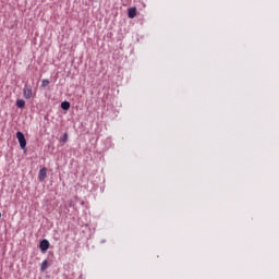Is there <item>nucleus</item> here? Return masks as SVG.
<instances>
[{
  "label": "nucleus",
  "instance_id": "obj_1",
  "mask_svg": "<svg viewBox=\"0 0 279 279\" xmlns=\"http://www.w3.org/2000/svg\"><path fill=\"white\" fill-rule=\"evenodd\" d=\"M16 138H17V141L20 143V147L22 149H25V147H27V140H25V135L23 134V132L19 131L16 133Z\"/></svg>",
  "mask_w": 279,
  "mask_h": 279
},
{
  "label": "nucleus",
  "instance_id": "obj_2",
  "mask_svg": "<svg viewBox=\"0 0 279 279\" xmlns=\"http://www.w3.org/2000/svg\"><path fill=\"white\" fill-rule=\"evenodd\" d=\"M23 95L25 99H32V97H34V90L32 89V86L25 85L23 89Z\"/></svg>",
  "mask_w": 279,
  "mask_h": 279
},
{
  "label": "nucleus",
  "instance_id": "obj_3",
  "mask_svg": "<svg viewBox=\"0 0 279 279\" xmlns=\"http://www.w3.org/2000/svg\"><path fill=\"white\" fill-rule=\"evenodd\" d=\"M38 178H39V182H45V179L47 178V168H41L39 170Z\"/></svg>",
  "mask_w": 279,
  "mask_h": 279
},
{
  "label": "nucleus",
  "instance_id": "obj_4",
  "mask_svg": "<svg viewBox=\"0 0 279 279\" xmlns=\"http://www.w3.org/2000/svg\"><path fill=\"white\" fill-rule=\"evenodd\" d=\"M39 248L41 252H47V250H49V242L47 240H43L39 244Z\"/></svg>",
  "mask_w": 279,
  "mask_h": 279
},
{
  "label": "nucleus",
  "instance_id": "obj_5",
  "mask_svg": "<svg viewBox=\"0 0 279 279\" xmlns=\"http://www.w3.org/2000/svg\"><path fill=\"white\" fill-rule=\"evenodd\" d=\"M128 16H129V19H135L136 17V7L130 8L128 10Z\"/></svg>",
  "mask_w": 279,
  "mask_h": 279
},
{
  "label": "nucleus",
  "instance_id": "obj_6",
  "mask_svg": "<svg viewBox=\"0 0 279 279\" xmlns=\"http://www.w3.org/2000/svg\"><path fill=\"white\" fill-rule=\"evenodd\" d=\"M61 108H62V110H70L71 102H69V101L61 102Z\"/></svg>",
  "mask_w": 279,
  "mask_h": 279
},
{
  "label": "nucleus",
  "instance_id": "obj_7",
  "mask_svg": "<svg viewBox=\"0 0 279 279\" xmlns=\"http://www.w3.org/2000/svg\"><path fill=\"white\" fill-rule=\"evenodd\" d=\"M48 267H49V262L46 259L41 263L40 271H47Z\"/></svg>",
  "mask_w": 279,
  "mask_h": 279
},
{
  "label": "nucleus",
  "instance_id": "obj_8",
  "mask_svg": "<svg viewBox=\"0 0 279 279\" xmlns=\"http://www.w3.org/2000/svg\"><path fill=\"white\" fill-rule=\"evenodd\" d=\"M16 107H17V108H25V100H23V99H17V100H16Z\"/></svg>",
  "mask_w": 279,
  "mask_h": 279
},
{
  "label": "nucleus",
  "instance_id": "obj_9",
  "mask_svg": "<svg viewBox=\"0 0 279 279\" xmlns=\"http://www.w3.org/2000/svg\"><path fill=\"white\" fill-rule=\"evenodd\" d=\"M49 85V80H43L41 81V87L43 88H46V86H48Z\"/></svg>",
  "mask_w": 279,
  "mask_h": 279
},
{
  "label": "nucleus",
  "instance_id": "obj_10",
  "mask_svg": "<svg viewBox=\"0 0 279 279\" xmlns=\"http://www.w3.org/2000/svg\"><path fill=\"white\" fill-rule=\"evenodd\" d=\"M68 141H69V135L65 133L64 136H63V138H62V142H63V143H66Z\"/></svg>",
  "mask_w": 279,
  "mask_h": 279
},
{
  "label": "nucleus",
  "instance_id": "obj_11",
  "mask_svg": "<svg viewBox=\"0 0 279 279\" xmlns=\"http://www.w3.org/2000/svg\"><path fill=\"white\" fill-rule=\"evenodd\" d=\"M0 219H1V213H0Z\"/></svg>",
  "mask_w": 279,
  "mask_h": 279
}]
</instances>
